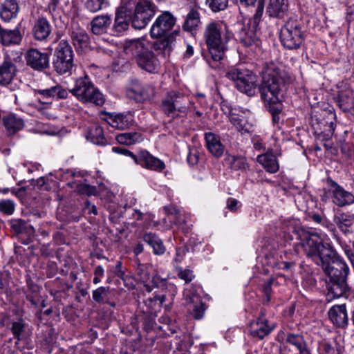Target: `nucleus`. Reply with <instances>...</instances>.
Masks as SVG:
<instances>
[{
    "label": "nucleus",
    "mask_w": 354,
    "mask_h": 354,
    "mask_svg": "<svg viewBox=\"0 0 354 354\" xmlns=\"http://www.w3.org/2000/svg\"><path fill=\"white\" fill-rule=\"evenodd\" d=\"M30 288L32 290V293L31 294H26V299L29 301L33 306L37 305V301L35 298V296L33 293L37 292L38 290V286L35 284L29 285Z\"/></svg>",
    "instance_id": "62"
},
{
    "label": "nucleus",
    "mask_w": 354,
    "mask_h": 354,
    "mask_svg": "<svg viewBox=\"0 0 354 354\" xmlns=\"http://www.w3.org/2000/svg\"><path fill=\"white\" fill-rule=\"evenodd\" d=\"M240 2L247 6H256L255 14H257V18L263 15L265 0H240Z\"/></svg>",
    "instance_id": "45"
},
{
    "label": "nucleus",
    "mask_w": 354,
    "mask_h": 354,
    "mask_svg": "<svg viewBox=\"0 0 354 354\" xmlns=\"http://www.w3.org/2000/svg\"><path fill=\"white\" fill-rule=\"evenodd\" d=\"M19 10L17 0H5L0 4V17L5 22H10L17 17Z\"/></svg>",
    "instance_id": "27"
},
{
    "label": "nucleus",
    "mask_w": 354,
    "mask_h": 354,
    "mask_svg": "<svg viewBox=\"0 0 354 354\" xmlns=\"http://www.w3.org/2000/svg\"><path fill=\"white\" fill-rule=\"evenodd\" d=\"M68 91L83 103H91L99 106L104 104V95L95 86L88 75L76 79L74 86L68 88Z\"/></svg>",
    "instance_id": "6"
},
{
    "label": "nucleus",
    "mask_w": 354,
    "mask_h": 354,
    "mask_svg": "<svg viewBox=\"0 0 354 354\" xmlns=\"http://www.w3.org/2000/svg\"><path fill=\"white\" fill-rule=\"evenodd\" d=\"M280 41L289 50H296L304 41V33L299 21L289 19L281 28Z\"/></svg>",
    "instance_id": "10"
},
{
    "label": "nucleus",
    "mask_w": 354,
    "mask_h": 354,
    "mask_svg": "<svg viewBox=\"0 0 354 354\" xmlns=\"http://www.w3.org/2000/svg\"><path fill=\"white\" fill-rule=\"evenodd\" d=\"M109 292V287H99L93 291V299L98 304H104V302H108V296Z\"/></svg>",
    "instance_id": "40"
},
{
    "label": "nucleus",
    "mask_w": 354,
    "mask_h": 354,
    "mask_svg": "<svg viewBox=\"0 0 354 354\" xmlns=\"http://www.w3.org/2000/svg\"><path fill=\"white\" fill-rule=\"evenodd\" d=\"M165 295H156L153 297H149L143 300L142 304H140V308L144 314L154 315L156 311V306L160 307L165 302Z\"/></svg>",
    "instance_id": "31"
},
{
    "label": "nucleus",
    "mask_w": 354,
    "mask_h": 354,
    "mask_svg": "<svg viewBox=\"0 0 354 354\" xmlns=\"http://www.w3.org/2000/svg\"><path fill=\"white\" fill-rule=\"evenodd\" d=\"M108 123L113 127L124 130L130 127L133 122V116L131 113L117 115L109 114Z\"/></svg>",
    "instance_id": "30"
},
{
    "label": "nucleus",
    "mask_w": 354,
    "mask_h": 354,
    "mask_svg": "<svg viewBox=\"0 0 354 354\" xmlns=\"http://www.w3.org/2000/svg\"><path fill=\"white\" fill-rule=\"evenodd\" d=\"M200 22L199 12L194 9H192L186 16L183 28L185 30L191 32L198 27Z\"/></svg>",
    "instance_id": "38"
},
{
    "label": "nucleus",
    "mask_w": 354,
    "mask_h": 354,
    "mask_svg": "<svg viewBox=\"0 0 354 354\" xmlns=\"http://www.w3.org/2000/svg\"><path fill=\"white\" fill-rule=\"evenodd\" d=\"M17 67L10 57H6L0 64V86L8 85L16 75Z\"/></svg>",
    "instance_id": "23"
},
{
    "label": "nucleus",
    "mask_w": 354,
    "mask_h": 354,
    "mask_svg": "<svg viewBox=\"0 0 354 354\" xmlns=\"http://www.w3.org/2000/svg\"><path fill=\"white\" fill-rule=\"evenodd\" d=\"M51 31L52 26L50 23L44 17H38L35 21L32 28V37L35 40L39 41H46L50 35Z\"/></svg>",
    "instance_id": "19"
},
{
    "label": "nucleus",
    "mask_w": 354,
    "mask_h": 354,
    "mask_svg": "<svg viewBox=\"0 0 354 354\" xmlns=\"http://www.w3.org/2000/svg\"><path fill=\"white\" fill-rule=\"evenodd\" d=\"M265 316V312L261 310L257 320L250 323V333L253 337L263 339L274 330V326L268 325V320Z\"/></svg>",
    "instance_id": "16"
},
{
    "label": "nucleus",
    "mask_w": 354,
    "mask_h": 354,
    "mask_svg": "<svg viewBox=\"0 0 354 354\" xmlns=\"http://www.w3.org/2000/svg\"><path fill=\"white\" fill-rule=\"evenodd\" d=\"M53 68L59 75L71 73L74 66V53L68 41L61 40L55 48L53 60Z\"/></svg>",
    "instance_id": "8"
},
{
    "label": "nucleus",
    "mask_w": 354,
    "mask_h": 354,
    "mask_svg": "<svg viewBox=\"0 0 354 354\" xmlns=\"http://www.w3.org/2000/svg\"><path fill=\"white\" fill-rule=\"evenodd\" d=\"M26 65L36 71L41 72L50 66L49 55L37 48L28 49L24 55Z\"/></svg>",
    "instance_id": "14"
},
{
    "label": "nucleus",
    "mask_w": 354,
    "mask_h": 354,
    "mask_svg": "<svg viewBox=\"0 0 354 354\" xmlns=\"http://www.w3.org/2000/svg\"><path fill=\"white\" fill-rule=\"evenodd\" d=\"M328 295L333 298H339L346 295L350 290L347 279H328L326 281Z\"/></svg>",
    "instance_id": "20"
},
{
    "label": "nucleus",
    "mask_w": 354,
    "mask_h": 354,
    "mask_svg": "<svg viewBox=\"0 0 354 354\" xmlns=\"http://www.w3.org/2000/svg\"><path fill=\"white\" fill-rule=\"evenodd\" d=\"M185 97L179 92H168L161 102V109L167 116L176 118L186 114Z\"/></svg>",
    "instance_id": "11"
},
{
    "label": "nucleus",
    "mask_w": 354,
    "mask_h": 354,
    "mask_svg": "<svg viewBox=\"0 0 354 354\" xmlns=\"http://www.w3.org/2000/svg\"><path fill=\"white\" fill-rule=\"evenodd\" d=\"M111 22V18L107 15L97 16L91 22V31L95 35L105 33Z\"/></svg>",
    "instance_id": "32"
},
{
    "label": "nucleus",
    "mask_w": 354,
    "mask_h": 354,
    "mask_svg": "<svg viewBox=\"0 0 354 354\" xmlns=\"http://www.w3.org/2000/svg\"><path fill=\"white\" fill-rule=\"evenodd\" d=\"M206 4L214 12L224 10L228 4V0H206Z\"/></svg>",
    "instance_id": "46"
},
{
    "label": "nucleus",
    "mask_w": 354,
    "mask_h": 354,
    "mask_svg": "<svg viewBox=\"0 0 354 354\" xmlns=\"http://www.w3.org/2000/svg\"><path fill=\"white\" fill-rule=\"evenodd\" d=\"M286 343L295 346L299 351V354H311L304 337L301 334L288 333Z\"/></svg>",
    "instance_id": "33"
},
{
    "label": "nucleus",
    "mask_w": 354,
    "mask_h": 354,
    "mask_svg": "<svg viewBox=\"0 0 354 354\" xmlns=\"http://www.w3.org/2000/svg\"><path fill=\"white\" fill-rule=\"evenodd\" d=\"M115 139L122 145H131L140 142L142 136L138 132H126L117 135Z\"/></svg>",
    "instance_id": "39"
},
{
    "label": "nucleus",
    "mask_w": 354,
    "mask_h": 354,
    "mask_svg": "<svg viewBox=\"0 0 354 354\" xmlns=\"http://www.w3.org/2000/svg\"><path fill=\"white\" fill-rule=\"evenodd\" d=\"M2 122L6 133L10 136L22 130L25 125L24 120L14 113L3 116Z\"/></svg>",
    "instance_id": "25"
},
{
    "label": "nucleus",
    "mask_w": 354,
    "mask_h": 354,
    "mask_svg": "<svg viewBox=\"0 0 354 354\" xmlns=\"http://www.w3.org/2000/svg\"><path fill=\"white\" fill-rule=\"evenodd\" d=\"M262 16L257 18V14H254L248 23L241 28L239 38L240 41L246 47L257 45L258 42L257 28Z\"/></svg>",
    "instance_id": "13"
},
{
    "label": "nucleus",
    "mask_w": 354,
    "mask_h": 354,
    "mask_svg": "<svg viewBox=\"0 0 354 354\" xmlns=\"http://www.w3.org/2000/svg\"><path fill=\"white\" fill-rule=\"evenodd\" d=\"M15 209V205L11 200L0 201V212L7 214L12 215Z\"/></svg>",
    "instance_id": "50"
},
{
    "label": "nucleus",
    "mask_w": 354,
    "mask_h": 354,
    "mask_svg": "<svg viewBox=\"0 0 354 354\" xmlns=\"http://www.w3.org/2000/svg\"><path fill=\"white\" fill-rule=\"evenodd\" d=\"M75 191L80 194H86L88 196L95 195L97 189L95 186L88 184H77Z\"/></svg>",
    "instance_id": "49"
},
{
    "label": "nucleus",
    "mask_w": 354,
    "mask_h": 354,
    "mask_svg": "<svg viewBox=\"0 0 354 354\" xmlns=\"http://www.w3.org/2000/svg\"><path fill=\"white\" fill-rule=\"evenodd\" d=\"M335 225L345 234L352 233L350 229L354 223V214L338 212L333 218Z\"/></svg>",
    "instance_id": "29"
},
{
    "label": "nucleus",
    "mask_w": 354,
    "mask_h": 354,
    "mask_svg": "<svg viewBox=\"0 0 354 354\" xmlns=\"http://www.w3.org/2000/svg\"><path fill=\"white\" fill-rule=\"evenodd\" d=\"M143 241L153 248V253L161 255L165 252V247L162 241L156 234L151 232L145 233L143 235Z\"/></svg>",
    "instance_id": "34"
},
{
    "label": "nucleus",
    "mask_w": 354,
    "mask_h": 354,
    "mask_svg": "<svg viewBox=\"0 0 354 354\" xmlns=\"http://www.w3.org/2000/svg\"><path fill=\"white\" fill-rule=\"evenodd\" d=\"M109 6V0H86L85 7L91 12H96Z\"/></svg>",
    "instance_id": "41"
},
{
    "label": "nucleus",
    "mask_w": 354,
    "mask_h": 354,
    "mask_svg": "<svg viewBox=\"0 0 354 354\" xmlns=\"http://www.w3.org/2000/svg\"><path fill=\"white\" fill-rule=\"evenodd\" d=\"M242 205L240 201L236 198L230 197L226 201V207L231 212L235 213L241 207Z\"/></svg>",
    "instance_id": "55"
},
{
    "label": "nucleus",
    "mask_w": 354,
    "mask_h": 354,
    "mask_svg": "<svg viewBox=\"0 0 354 354\" xmlns=\"http://www.w3.org/2000/svg\"><path fill=\"white\" fill-rule=\"evenodd\" d=\"M151 268L147 265H139L137 269V273L140 276V279L143 281V282L146 283L151 279Z\"/></svg>",
    "instance_id": "52"
},
{
    "label": "nucleus",
    "mask_w": 354,
    "mask_h": 354,
    "mask_svg": "<svg viewBox=\"0 0 354 354\" xmlns=\"http://www.w3.org/2000/svg\"><path fill=\"white\" fill-rule=\"evenodd\" d=\"M322 350L324 354H339L338 351L335 350L329 343L325 342L322 345Z\"/></svg>",
    "instance_id": "64"
},
{
    "label": "nucleus",
    "mask_w": 354,
    "mask_h": 354,
    "mask_svg": "<svg viewBox=\"0 0 354 354\" xmlns=\"http://www.w3.org/2000/svg\"><path fill=\"white\" fill-rule=\"evenodd\" d=\"M86 139L95 145L104 146L107 141L104 136L102 128L98 124L92 125L86 135Z\"/></svg>",
    "instance_id": "35"
},
{
    "label": "nucleus",
    "mask_w": 354,
    "mask_h": 354,
    "mask_svg": "<svg viewBox=\"0 0 354 354\" xmlns=\"http://www.w3.org/2000/svg\"><path fill=\"white\" fill-rule=\"evenodd\" d=\"M338 91L334 97L337 106L345 113L354 111V91L347 84L337 86Z\"/></svg>",
    "instance_id": "15"
},
{
    "label": "nucleus",
    "mask_w": 354,
    "mask_h": 354,
    "mask_svg": "<svg viewBox=\"0 0 354 354\" xmlns=\"http://www.w3.org/2000/svg\"><path fill=\"white\" fill-rule=\"evenodd\" d=\"M126 53L131 54L133 61L142 70L149 73H156L160 63L152 50L140 40L131 41L125 47Z\"/></svg>",
    "instance_id": "5"
},
{
    "label": "nucleus",
    "mask_w": 354,
    "mask_h": 354,
    "mask_svg": "<svg viewBox=\"0 0 354 354\" xmlns=\"http://www.w3.org/2000/svg\"><path fill=\"white\" fill-rule=\"evenodd\" d=\"M204 37L213 61L223 59L226 50L225 44L230 38L227 26L222 21H211L205 27Z\"/></svg>",
    "instance_id": "4"
},
{
    "label": "nucleus",
    "mask_w": 354,
    "mask_h": 354,
    "mask_svg": "<svg viewBox=\"0 0 354 354\" xmlns=\"http://www.w3.org/2000/svg\"><path fill=\"white\" fill-rule=\"evenodd\" d=\"M127 95L137 102H142L148 98L145 87L134 90H127Z\"/></svg>",
    "instance_id": "44"
},
{
    "label": "nucleus",
    "mask_w": 354,
    "mask_h": 354,
    "mask_svg": "<svg viewBox=\"0 0 354 354\" xmlns=\"http://www.w3.org/2000/svg\"><path fill=\"white\" fill-rule=\"evenodd\" d=\"M53 99H65L68 97V91L60 85H56L48 88Z\"/></svg>",
    "instance_id": "47"
},
{
    "label": "nucleus",
    "mask_w": 354,
    "mask_h": 354,
    "mask_svg": "<svg viewBox=\"0 0 354 354\" xmlns=\"http://www.w3.org/2000/svg\"><path fill=\"white\" fill-rule=\"evenodd\" d=\"M24 323L22 319H20L17 322H14L12 324L11 331L14 335V337L19 342L21 339V335L24 330Z\"/></svg>",
    "instance_id": "51"
},
{
    "label": "nucleus",
    "mask_w": 354,
    "mask_h": 354,
    "mask_svg": "<svg viewBox=\"0 0 354 354\" xmlns=\"http://www.w3.org/2000/svg\"><path fill=\"white\" fill-rule=\"evenodd\" d=\"M189 304V310L190 314L196 319H200L203 317L205 313L204 303L202 301L196 303H188Z\"/></svg>",
    "instance_id": "43"
},
{
    "label": "nucleus",
    "mask_w": 354,
    "mask_h": 354,
    "mask_svg": "<svg viewBox=\"0 0 354 354\" xmlns=\"http://www.w3.org/2000/svg\"><path fill=\"white\" fill-rule=\"evenodd\" d=\"M135 162L146 169L156 171H161L165 167V165L162 160L152 156L146 150L139 153Z\"/></svg>",
    "instance_id": "18"
},
{
    "label": "nucleus",
    "mask_w": 354,
    "mask_h": 354,
    "mask_svg": "<svg viewBox=\"0 0 354 354\" xmlns=\"http://www.w3.org/2000/svg\"><path fill=\"white\" fill-rule=\"evenodd\" d=\"M290 82V77L285 71L270 64L266 68L259 86L261 97L266 109L272 114V122L275 124L279 122L283 95Z\"/></svg>",
    "instance_id": "2"
},
{
    "label": "nucleus",
    "mask_w": 354,
    "mask_h": 354,
    "mask_svg": "<svg viewBox=\"0 0 354 354\" xmlns=\"http://www.w3.org/2000/svg\"><path fill=\"white\" fill-rule=\"evenodd\" d=\"M144 319V328L146 331L151 330L153 328L155 324L154 315L153 314H145Z\"/></svg>",
    "instance_id": "58"
},
{
    "label": "nucleus",
    "mask_w": 354,
    "mask_h": 354,
    "mask_svg": "<svg viewBox=\"0 0 354 354\" xmlns=\"http://www.w3.org/2000/svg\"><path fill=\"white\" fill-rule=\"evenodd\" d=\"M151 282L153 287L164 289L167 288V281L165 279L160 277L157 274H153L151 277Z\"/></svg>",
    "instance_id": "56"
},
{
    "label": "nucleus",
    "mask_w": 354,
    "mask_h": 354,
    "mask_svg": "<svg viewBox=\"0 0 354 354\" xmlns=\"http://www.w3.org/2000/svg\"><path fill=\"white\" fill-rule=\"evenodd\" d=\"M225 161L232 169L235 171L245 170L248 167L246 158L241 156L227 155Z\"/></svg>",
    "instance_id": "37"
},
{
    "label": "nucleus",
    "mask_w": 354,
    "mask_h": 354,
    "mask_svg": "<svg viewBox=\"0 0 354 354\" xmlns=\"http://www.w3.org/2000/svg\"><path fill=\"white\" fill-rule=\"evenodd\" d=\"M70 36L73 44L77 48L84 49L88 46L90 38L86 30L79 26H72Z\"/></svg>",
    "instance_id": "28"
},
{
    "label": "nucleus",
    "mask_w": 354,
    "mask_h": 354,
    "mask_svg": "<svg viewBox=\"0 0 354 354\" xmlns=\"http://www.w3.org/2000/svg\"><path fill=\"white\" fill-rule=\"evenodd\" d=\"M225 77L233 81L241 93L249 96L255 94L257 77L252 71L245 68L232 67L226 72Z\"/></svg>",
    "instance_id": "9"
},
{
    "label": "nucleus",
    "mask_w": 354,
    "mask_h": 354,
    "mask_svg": "<svg viewBox=\"0 0 354 354\" xmlns=\"http://www.w3.org/2000/svg\"><path fill=\"white\" fill-rule=\"evenodd\" d=\"M205 140L206 147L213 156L218 158L223 154L225 147L218 136L212 132H207L205 133Z\"/></svg>",
    "instance_id": "26"
},
{
    "label": "nucleus",
    "mask_w": 354,
    "mask_h": 354,
    "mask_svg": "<svg viewBox=\"0 0 354 354\" xmlns=\"http://www.w3.org/2000/svg\"><path fill=\"white\" fill-rule=\"evenodd\" d=\"M176 18L169 12H165L158 17L150 30V35L156 40L151 44V48L158 54L169 56L172 51L178 30H172Z\"/></svg>",
    "instance_id": "3"
},
{
    "label": "nucleus",
    "mask_w": 354,
    "mask_h": 354,
    "mask_svg": "<svg viewBox=\"0 0 354 354\" xmlns=\"http://www.w3.org/2000/svg\"><path fill=\"white\" fill-rule=\"evenodd\" d=\"M230 121L231 123L236 127L238 131H248L245 128V120L243 117H241L235 113H230Z\"/></svg>",
    "instance_id": "48"
},
{
    "label": "nucleus",
    "mask_w": 354,
    "mask_h": 354,
    "mask_svg": "<svg viewBox=\"0 0 354 354\" xmlns=\"http://www.w3.org/2000/svg\"><path fill=\"white\" fill-rule=\"evenodd\" d=\"M26 222L22 219H12L10 221V225L12 230L17 234H23L24 226Z\"/></svg>",
    "instance_id": "53"
},
{
    "label": "nucleus",
    "mask_w": 354,
    "mask_h": 354,
    "mask_svg": "<svg viewBox=\"0 0 354 354\" xmlns=\"http://www.w3.org/2000/svg\"><path fill=\"white\" fill-rule=\"evenodd\" d=\"M124 4L131 8L133 27L136 29L144 28L158 11L157 6L151 0L127 1Z\"/></svg>",
    "instance_id": "7"
},
{
    "label": "nucleus",
    "mask_w": 354,
    "mask_h": 354,
    "mask_svg": "<svg viewBox=\"0 0 354 354\" xmlns=\"http://www.w3.org/2000/svg\"><path fill=\"white\" fill-rule=\"evenodd\" d=\"M199 160V153L196 148L189 147V152L187 157V162L190 165H195Z\"/></svg>",
    "instance_id": "54"
},
{
    "label": "nucleus",
    "mask_w": 354,
    "mask_h": 354,
    "mask_svg": "<svg viewBox=\"0 0 354 354\" xmlns=\"http://www.w3.org/2000/svg\"><path fill=\"white\" fill-rule=\"evenodd\" d=\"M288 0H269L266 13L270 17L283 19L289 12Z\"/></svg>",
    "instance_id": "22"
},
{
    "label": "nucleus",
    "mask_w": 354,
    "mask_h": 354,
    "mask_svg": "<svg viewBox=\"0 0 354 354\" xmlns=\"http://www.w3.org/2000/svg\"><path fill=\"white\" fill-rule=\"evenodd\" d=\"M24 33L19 27L12 30L6 28L0 35V44L3 46H19L22 42Z\"/></svg>",
    "instance_id": "24"
},
{
    "label": "nucleus",
    "mask_w": 354,
    "mask_h": 354,
    "mask_svg": "<svg viewBox=\"0 0 354 354\" xmlns=\"http://www.w3.org/2000/svg\"><path fill=\"white\" fill-rule=\"evenodd\" d=\"M330 320L339 328H346L348 319L345 304L333 306L328 312Z\"/></svg>",
    "instance_id": "21"
},
{
    "label": "nucleus",
    "mask_w": 354,
    "mask_h": 354,
    "mask_svg": "<svg viewBox=\"0 0 354 354\" xmlns=\"http://www.w3.org/2000/svg\"><path fill=\"white\" fill-rule=\"evenodd\" d=\"M112 151L117 153L123 154L124 156H131L134 161H136V159L137 158V156L133 154L131 151H129L128 149L122 147H113L112 148Z\"/></svg>",
    "instance_id": "60"
},
{
    "label": "nucleus",
    "mask_w": 354,
    "mask_h": 354,
    "mask_svg": "<svg viewBox=\"0 0 354 354\" xmlns=\"http://www.w3.org/2000/svg\"><path fill=\"white\" fill-rule=\"evenodd\" d=\"M326 184L329 187V192L331 193L333 202L336 205L344 207L354 203V195L344 189L331 178H327Z\"/></svg>",
    "instance_id": "12"
},
{
    "label": "nucleus",
    "mask_w": 354,
    "mask_h": 354,
    "mask_svg": "<svg viewBox=\"0 0 354 354\" xmlns=\"http://www.w3.org/2000/svg\"><path fill=\"white\" fill-rule=\"evenodd\" d=\"M304 252L322 267L328 279H347L349 268L333 246L317 234H309L303 241Z\"/></svg>",
    "instance_id": "1"
},
{
    "label": "nucleus",
    "mask_w": 354,
    "mask_h": 354,
    "mask_svg": "<svg viewBox=\"0 0 354 354\" xmlns=\"http://www.w3.org/2000/svg\"><path fill=\"white\" fill-rule=\"evenodd\" d=\"M198 289H199V287L192 285L190 288L184 290L183 295L187 303H196L202 301L198 293Z\"/></svg>",
    "instance_id": "42"
},
{
    "label": "nucleus",
    "mask_w": 354,
    "mask_h": 354,
    "mask_svg": "<svg viewBox=\"0 0 354 354\" xmlns=\"http://www.w3.org/2000/svg\"><path fill=\"white\" fill-rule=\"evenodd\" d=\"M272 280H268L265 282L263 286V291L265 295V299L263 300V304H268L271 299V292H272Z\"/></svg>",
    "instance_id": "57"
},
{
    "label": "nucleus",
    "mask_w": 354,
    "mask_h": 354,
    "mask_svg": "<svg viewBox=\"0 0 354 354\" xmlns=\"http://www.w3.org/2000/svg\"><path fill=\"white\" fill-rule=\"evenodd\" d=\"M130 22L133 25V17L131 16V8H128L124 3L120 5L115 12L114 25L113 28L114 32L116 34H120L121 32L127 30Z\"/></svg>",
    "instance_id": "17"
},
{
    "label": "nucleus",
    "mask_w": 354,
    "mask_h": 354,
    "mask_svg": "<svg viewBox=\"0 0 354 354\" xmlns=\"http://www.w3.org/2000/svg\"><path fill=\"white\" fill-rule=\"evenodd\" d=\"M189 251L188 248L186 245L179 247L176 249V257L174 259L175 261L180 262L185 255V254Z\"/></svg>",
    "instance_id": "61"
},
{
    "label": "nucleus",
    "mask_w": 354,
    "mask_h": 354,
    "mask_svg": "<svg viewBox=\"0 0 354 354\" xmlns=\"http://www.w3.org/2000/svg\"><path fill=\"white\" fill-rule=\"evenodd\" d=\"M57 272V266L55 262L50 261L47 264L46 273L48 277H54Z\"/></svg>",
    "instance_id": "63"
},
{
    "label": "nucleus",
    "mask_w": 354,
    "mask_h": 354,
    "mask_svg": "<svg viewBox=\"0 0 354 354\" xmlns=\"http://www.w3.org/2000/svg\"><path fill=\"white\" fill-rule=\"evenodd\" d=\"M257 161L268 172L274 174L279 170V164L272 154L265 153L258 156Z\"/></svg>",
    "instance_id": "36"
},
{
    "label": "nucleus",
    "mask_w": 354,
    "mask_h": 354,
    "mask_svg": "<svg viewBox=\"0 0 354 354\" xmlns=\"http://www.w3.org/2000/svg\"><path fill=\"white\" fill-rule=\"evenodd\" d=\"M178 276L185 281L186 283L190 282L194 278L192 271L188 269L183 270L180 269L178 273Z\"/></svg>",
    "instance_id": "59"
}]
</instances>
